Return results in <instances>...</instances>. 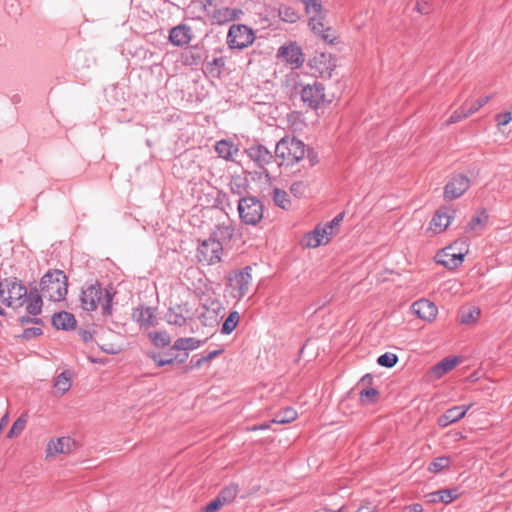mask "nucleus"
<instances>
[{
	"label": "nucleus",
	"mask_w": 512,
	"mask_h": 512,
	"mask_svg": "<svg viewBox=\"0 0 512 512\" xmlns=\"http://www.w3.org/2000/svg\"><path fill=\"white\" fill-rule=\"evenodd\" d=\"M54 387L61 393L67 392L71 387V374L68 371L60 373L55 379Z\"/></svg>",
	"instance_id": "c9c22d12"
},
{
	"label": "nucleus",
	"mask_w": 512,
	"mask_h": 512,
	"mask_svg": "<svg viewBox=\"0 0 512 512\" xmlns=\"http://www.w3.org/2000/svg\"><path fill=\"white\" fill-rule=\"evenodd\" d=\"M52 325L58 330H72L76 326V319L73 314L61 311L57 312L52 317Z\"/></svg>",
	"instance_id": "4be33fe9"
},
{
	"label": "nucleus",
	"mask_w": 512,
	"mask_h": 512,
	"mask_svg": "<svg viewBox=\"0 0 512 512\" xmlns=\"http://www.w3.org/2000/svg\"><path fill=\"white\" fill-rule=\"evenodd\" d=\"M240 315L237 311L231 312L222 324L221 332L223 334H230L237 327Z\"/></svg>",
	"instance_id": "e433bc0d"
},
{
	"label": "nucleus",
	"mask_w": 512,
	"mask_h": 512,
	"mask_svg": "<svg viewBox=\"0 0 512 512\" xmlns=\"http://www.w3.org/2000/svg\"><path fill=\"white\" fill-rule=\"evenodd\" d=\"M75 445L70 437H61L56 441H50L47 445V456H54L60 453H69Z\"/></svg>",
	"instance_id": "aec40b11"
},
{
	"label": "nucleus",
	"mask_w": 512,
	"mask_h": 512,
	"mask_svg": "<svg viewBox=\"0 0 512 512\" xmlns=\"http://www.w3.org/2000/svg\"><path fill=\"white\" fill-rule=\"evenodd\" d=\"M488 222V215L485 210L481 211L480 214L475 215L468 222L465 230L466 232L475 231L478 227H484Z\"/></svg>",
	"instance_id": "4c0bfd02"
},
{
	"label": "nucleus",
	"mask_w": 512,
	"mask_h": 512,
	"mask_svg": "<svg viewBox=\"0 0 512 512\" xmlns=\"http://www.w3.org/2000/svg\"><path fill=\"white\" fill-rule=\"evenodd\" d=\"M451 219H453V215L448 213V209L446 207H441L433 216L430 222V228L435 233L443 232L451 223Z\"/></svg>",
	"instance_id": "6ab92c4d"
},
{
	"label": "nucleus",
	"mask_w": 512,
	"mask_h": 512,
	"mask_svg": "<svg viewBox=\"0 0 512 512\" xmlns=\"http://www.w3.org/2000/svg\"><path fill=\"white\" fill-rule=\"evenodd\" d=\"M223 250L224 248L218 242L209 237L199 240L196 257L203 265H214L221 261Z\"/></svg>",
	"instance_id": "0eeeda50"
},
{
	"label": "nucleus",
	"mask_w": 512,
	"mask_h": 512,
	"mask_svg": "<svg viewBox=\"0 0 512 512\" xmlns=\"http://www.w3.org/2000/svg\"><path fill=\"white\" fill-rule=\"evenodd\" d=\"M238 212L243 223L256 226V197L241 198L238 203Z\"/></svg>",
	"instance_id": "4468645a"
},
{
	"label": "nucleus",
	"mask_w": 512,
	"mask_h": 512,
	"mask_svg": "<svg viewBox=\"0 0 512 512\" xmlns=\"http://www.w3.org/2000/svg\"><path fill=\"white\" fill-rule=\"evenodd\" d=\"M114 292L105 290L104 294L99 283H91L83 287L81 292V304L86 311H93L101 303L102 313L105 316L112 314V300Z\"/></svg>",
	"instance_id": "f257e3e1"
},
{
	"label": "nucleus",
	"mask_w": 512,
	"mask_h": 512,
	"mask_svg": "<svg viewBox=\"0 0 512 512\" xmlns=\"http://www.w3.org/2000/svg\"><path fill=\"white\" fill-rule=\"evenodd\" d=\"M132 317L141 327L148 328L156 324L154 312L150 307L141 306L136 308Z\"/></svg>",
	"instance_id": "412c9836"
},
{
	"label": "nucleus",
	"mask_w": 512,
	"mask_h": 512,
	"mask_svg": "<svg viewBox=\"0 0 512 512\" xmlns=\"http://www.w3.org/2000/svg\"><path fill=\"white\" fill-rule=\"evenodd\" d=\"M28 290L16 278H6L0 281V297L2 302L13 309L22 307L25 303Z\"/></svg>",
	"instance_id": "39448f33"
},
{
	"label": "nucleus",
	"mask_w": 512,
	"mask_h": 512,
	"mask_svg": "<svg viewBox=\"0 0 512 512\" xmlns=\"http://www.w3.org/2000/svg\"><path fill=\"white\" fill-rule=\"evenodd\" d=\"M321 228L326 230V233H325L326 241H325V243H328L330 241L329 236H331L333 234V231L329 229L327 223L324 226H321Z\"/></svg>",
	"instance_id": "338daca9"
},
{
	"label": "nucleus",
	"mask_w": 512,
	"mask_h": 512,
	"mask_svg": "<svg viewBox=\"0 0 512 512\" xmlns=\"http://www.w3.org/2000/svg\"><path fill=\"white\" fill-rule=\"evenodd\" d=\"M223 14L227 18H229L231 20H235V19L239 18L240 14H242V11L240 9H236V8H226L223 11Z\"/></svg>",
	"instance_id": "5fc2aeb1"
},
{
	"label": "nucleus",
	"mask_w": 512,
	"mask_h": 512,
	"mask_svg": "<svg viewBox=\"0 0 512 512\" xmlns=\"http://www.w3.org/2000/svg\"><path fill=\"white\" fill-rule=\"evenodd\" d=\"M275 157L265 146L258 144V178L265 175L268 180L275 177L279 168L282 166L280 162L277 163Z\"/></svg>",
	"instance_id": "9b49d317"
},
{
	"label": "nucleus",
	"mask_w": 512,
	"mask_h": 512,
	"mask_svg": "<svg viewBox=\"0 0 512 512\" xmlns=\"http://www.w3.org/2000/svg\"><path fill=\"white\" fill-rule=\"evenodd\" d=\"M202 325L215 327L218 325V315L214 309L204 308L198 316Z\"/></svg>",
	"instance_id": "72a5a7b5"
},
{
	"label": "nucleus",
	"mask_w": 512,
	"mask_h": 512,
	"mask_svg": "<svg viewBox=\"0 0 512 512\" xmlns=\"http://www.w3.org/2000/svg\"><path fill=\"white\" fill-rule=\"evenodd\" d=\"M166 322L170 325L182 327L186 324L187 318L183 314V308L180 305L170 307L164 316Z\"/></svg>",
	"instance_id": "cd10ccee"
},
{
	"label": "nucleus",
	"mask_w": 512,
	"mask_h": 512,
	"mask_svg": "<svg viewBox=\"0 0 512 512\" xmlns=\"http://www.w3.org/2000/svg\"><path fill=\"white\" fill-rule=\"evenodd\" d=\"M278 14L283 21L288 23H295L299 19V15L296 10L285 5L279 8Z\"/></svg>",
	"instance_id": "a19ab883"
},
{
	"label": "nucleus",
	"mask_w": 512,
	"mask_h": 512,
	"mask_svg": "<svg viewBox=\"0 0 512 512\" xmlns=\"http://www.w3.org/2000/svg\"><path fill=\"white\" fill-rule=\"evenodd\" d=\"M472 404L463 406H454L447 409L444 414L438 417L437 423L440 427L445 428L465 417Z\"/></svg>",
	"instance_id": "2eb2a0df"
},
{
	"label": "nucleus",
	"mask_w": 512,
	"mask_h": 512,
	"mask_svg": "<svg viewBox=\"0 0 512 512\" xmlns=\"http://www.w3.org/2000/svg\"><path fill=\"white\" fill-rule=\"evenodd\" d=\"M272 198L276 206L284 210L289 209L291 202L286 191L279 188H274Z\"/></svg>",
	"instance_id": "f704fd0d"
},
{
	"label": "nucleus",
	"mask_w": 512,
	"mask_h": 512,
	"mask_svg": "<svg viewBox=\"0 0 512 512\" xmlns=\"http://www.w3.org/2000/svg\"><path fill=\"white\" fill-rule=\"evenodd\" d=\"M79 335L82 337V339H83L85 342H89V341H91V340H92V338H93L92 333H91L90 331H88V330H83V329H81V330L79 331Z\"/></svg>",
	"instance_id": "e2e57ef3"
},
{
	"label": "nucleus",
	"mask_w": 512,
	"mask_h": 512,
	"mask_svg": "<svg viewBox=\"0 0 512 512\" xmlns=\"http://www.w3.org/2000/svg\"><path fill=\"white\" fill-rule=\"evenodd\" d=\"M411 308L413 312L423 320L431 321L437 315L436 305L427 299L415 301Z\"/></svg>",
	"instance_id": "f3484780"
},
{
	"label": "nucleus",
	"mask_w": 512,
	"mask_h": 512,
	"mask_svg": "<svg viewBox=\"0 0 512 512\" xmlns=\"http://www.w3.org/2000/svg\"><path fill=\"white\" fill-rule=\"evenodd\" d=\"M42 334V329L39 328V327H32V328H27L23 331V338L24 339H31L33 337H36V336H39Z\"/></svg>",
	"instance_id": "603ef678"
},
{
	"label": "nucleus",
	"mask_w": 512,
	"mask_h": 512,
	"mask_svg": "<svg viewBox=\"0 0 512 512\" xmlns=\"http://www.w3.org/2000/svg\"><path fill=\"white\" fill-rule=\"evenodd\" d=\"M305 156L309 161L310 167L314 166L318 162L317 154L312 148L306 149Z\"/></svg>",
	"instance_id": "4d7b16f0"
},
{
	"label": "nucleus",
	"mask_w": 512,
	"mask_h": 512,
	"mask_svg": "<svg viewBox=\"0 0 512 512\" xmlns=\"http://www.w3.org/2000/svg\"><path fill=\"white\" fill-rule=\"evenodd\" d=\"M305 188L306 186L304 185V183L299 181L291 185L290 191L294 196L301 197L304 193Z\"/></svg>",
	"instance_id": "3c124183"
},
{
	"label": "nucleus",
	"mask_w": 512,
	"mask_h": 512,
	"mask_svg": "<svg viewBox=\"0 0 512 512\" xmlns=\"http://www.w3.org/2000/svg\"><path fill=\"white\" fill-rule=\"evenodd\" d=\"M234 229L230 224H219L211 232L210 238L218 242L222 248L227 244L233 237Z\"/></svg>",
	"instance_id": "5701e85b"
},
{
	"label": "nucleus",
	"mask_w": 512,
	"mask_h": 512,
	"mask_svg": "<svg viewBox=\"0 0 512 512\" xmlns=\"http://www.w3.org/2000/svg\"><path fill=\"white\" fill-rule=\"evenodd\" d=\"M297 418V412L291 407H286L277 412L269 423L258 424V430H267L271 424H287L291 423Z\"/></svg>",
	"instance_id": "a211bd4d"
},
{
	"label": "nucleus",
	"mask_w": 512,
	"mask_h": 512,
	"mask_svg": "<svg viewBox=\"0 0 512 512\" xmlns=\"http://www.w3.org/2000/svg\"><path fill=\"white\" fill-rule=\"evenodd\" d=\"M415 9L422 15H428L432 11L431 4L428 0H418Z\"/></svg>",
	"instance_id": "09e8293b"
},
{
	"label": "nucleus",
	"mask_w": 512,
	"mask_h": 512,
	"mask_svg": "<svg viewBox=\"0 0 512 512\" xmlns=\"http://www.w3.org/2000/svg\"><path fill=\"white\" fill-rule=\"evenodd\" d=\"M480 315L481 311L478 307H463L459 311V321L461 324H472L479 319Z\"/></svg>",
	"instance_id": "c756f323"
},
{
	"label": "nucleus",
	"mask_w": 512,
	"mask_h": 512,
	"mask_svg": "<svg viewBox=\"0 0 512 512\" xmlns=\"http://www.w3.org/2000/svg\"><path fill=\"white\" fill-rule=\"evenodd\" d=\"M26 310L32 316H37L42 311L43 301L37 288L30 289L25 298Z\"/></svg>",
	"instance_id": "b1692460"
},
{
	"label": "nucleus",
	"mask_w": 512,
	"mask_h": 512,
	"mask_svg": "<svg viewBox=\"0 0 512 512\" xmlns=\"http://www.w3.org/2000/svg\"><path fill=\"white\" fill-rule=\"evenodd\" d=\"M67 277L61 270L47 271L40 281L41 293L50 301H61L68 291Z\"/></svg>",
	"instance_id": "f03ea898"
},
{
	"label": "nucleus",
	"mask_w": 512,
	"mask_h": 512,
	"mask_svg": "<svg viewBox=\"0 0 512 512\" xmlns=\"http://www.w3.org/2000/svg\"><path fill=\"white\" fill-rule=\"evenodd\" d=\"M451 464V459L448 456L436 457L428 466V471L431 473H439L443 469L448 468Z\"/></svg>",
	"instance_id": "58836bf2"
},
{
	"label": "nucleus",
	"mask_w": 512,
	"mask_h": 512,
	"mask_svg": "<svg viewBox=\"0 0 512 512\" xmlns=\"http://www.w3.org/2000/svg\"><path fill=\"white\" fill-rule=\"evenodd\" d=\"M224 505L223 501L221 500L220 496L218 495L217 498L212 500L209 504H207L204 508V512H216L218 511L222 506Z\"/></svg>",
	"instance_id": "8fccbe9b"
},
{
	"label": "nucleus",
	"mask_w": 512,
	"mask_h": 512,
	"mask_svg": "<svg viewBox=\"0 0 512 512\" xmlns=\"http://www.w3.org/2000/svg\"><path fill=\"white\" fill-rule=\"evenodd\" d=\"M325 233L326 230L318 224L311 232L305 234L302 245L308 248H317L321 244H326L324 241Z\"/></svg>",
	"instance_id": "393cba45"
},
{
	"label": "nucleus",
	"mask_w": 512,
	"mask_h": 512,
	"mask_svg": "<svg viewBox=\"0 0 512 512\" xmlns=\"http://www.w3.org/2000/svg\"><path fill=\"white\" fill-rule=\"evenodd\" d=\"M203 342L193 337L178 338L171 347V350L189 351L200 347Z\"/></svg>",
	"instance_id": "7c9ffc66"
},
{
	"label": "nucleus",
	"mask_w": 512,
	"mask_h": 512,
	"mask_svg": "<svg viewBox=\"0 0 512 512\" xmlns=\"http://www.w3.org/2000/svg\"><path fill=\"white\" fill-rule=\"evenodd\" d=\"M356 512H377V510L375 506L371 507V502L366 500L360 505Z\"/></svg>",
	"instance_id": "13d9d810"
},
{
	"label": "nucleus",
	"mask_w": 512,
	"mask_h": 512,
	"mask_svg": "<svg viewBox=\"0 0 512 512\" xmlns=\"http://www.w3.org/2000/svg\"><path fill=\"white\" fill-rule=\"evenodd\" d=\"M173 351L174 350L170 349L163 356L160 353L152 352L149 354V356L151 359H153L157 366L162 367L174 363Z\"/></svg>",
	"instance_id": "ea45409f"
},
{
	"label": "nucleus",
	"mask_w": 512,
	"mask_h": 512,
	"mask_svg": "<svg viewBox=\"0 0 512 512\" xmlns=\"http://www.w3.org/2000/svg\"><path fill=\"white\" fill-rule=\"evenodd\" d=\"M373 377L371 374L364 375L359 382L363 387H372Z\"/></svg>",
	"instance_id": "052dcab7"
},
{
	"label": "nucleus",
	"mask_w": 512,
	"mask_h": 512,
	"mask_svg": "<svg viewBox=\"0 0 512 512\" xmlns=\"http://www.w3.org/2000/svg\"><path fill=\"white\" fill-rule=\"evenodd\" d=\"M468 252L466 241H456L454 244L443 249L442 254L438 255L437 263L448 269L459 267Z\"/></svg>",
	"instance_id": "423d86ee"
},
{
	"label": "nucleus",
	"mask_w": 512,
	"mask_h": 512,
	"mask_svg": "<svg viewBox=\"0 0 512 512\" xmlns=\"http://www.w3.org/2000/svg\"><path fill=\"white\" fill-rule=\"evenodd\" d=\"M188 358V353L184 351L182 354L173 356L174 362L184 363Z\"/></svg>",
	"instance_id": "0e129e2a"
},
{
	"label": "nucleus",
	"mask_w": 512,
	"mask_h": 512,
	"mask_svg": "<svg viewBox=\"0 0 512 512\" xmlns=\"http://www.w3.org/2000/svg\"><path fill=\"white\" fill-rule=\"evenodd\" d=\"M325 87L321 82L314 81L313 84H307L301 89V100L311 108L318 109L325 101Z\"/></svg>",
	"instance_id": "1a4fd4ad"
},
{
	"label": "nucleus",
	"mask_w": 512,
	"mask_h": 512,
	"mask_svg": "<svg viewBox=\"0 0 512 512\" xmlns=\"http://www.w3.org/2000/svg\"><path fill=\"white\" fill-rule=\"evenodd\" d=\"M27 423V419L25 415L20 416L18 419L15 420L12 427L10 428L8 432V437L12 438L14 436L19 435L25 428Z\"/></svg>",
	"instance_id": "a18cd8bd"
},
{
	"label": "nucleus",
	"mask_w": 512,
	"mask_h": 512,
	"mask_svg": "<svg viewBox=\"0 0 512 512\" xmlns=\"http://www.w3.org/2000/svg\"><path fill=\"white\" fill-rule=\"evenodd\" d=\"M254 41L253 30L246 25H232L227 35V43L231 48L242 49Z\"/></svg>",
	"instance_id": "9d476101"
},
{
	"label": "nucleus",
	"mask_w": 512,
	"mask_h": 512,
	"mask_svg": "<svg viewBox=\"0 0 512 512\" xmlns=\"http://www.w3.org/2000/svg\"><path fill=\"white\" fill-rule=\"evenodd\" d=\"M345 213L341 212L336 215L330 222L327 223L330 230L334 232V229L337 228L344 218Z\"/></svg>",
	"instance_id": "6e6d98bb"
},
{
	"label": "nucleus",
	"mask_w": 512,
	"mask_h": 512,
	"mask_svg": "<svg viewBox=\"0 0 512 512\" xmlns=\"http://www.w3.org/2000/svg\"><path fill=\"white\" fill-rule=\"evenodd\" d=\"M205 363H208L207 359H206V356H202L201 358H199L195 364L193 365L194 367H200L202 366L203 364Z\"/></svg>",
	"instance_id": "774afa93"
},
{
	"label": "nucleus",
	"mask_w": 512,
	"mask_h": 512,
	"mask_svg": "<svg viewBox=\"0 0 512 512\" xmlns=\"http://www.w3.org/2000/svg\"><path fill=\"white\" fill-rule=\"evenodd\" d=\"M470 186V179L463 174L454 175L444 187V199L451 201L462 196Z\"/></svg>",
	"instance_id": "f8f14e48"
},
{
	"label": "nucleus",
	"mask_w": 512,
	"mask_h": 512,
	"mask_svg": "<svg viewBox=\"0 0 512 512\" xmlns=\"http://www.w3.org/2000/svg\"><path fill=\"white\" fill-rule=\"evenodd\" d=\"M490 99V96H485L476 99L471 103L470 106L467 105L468 113L473 114L474 112L478 111L481 107H483Z\"/></svg>",
	"instance_id": "49530a36"
},
{
	"label": "nucleus",
	"mask_w": 512,
	"mask_h": 512,
	"mask_svg": "<svg viewBox=\"0 0 512 512\" xmlns=\"http://www.w3.org/2000/svg\"><path fill=\"white\" fill-rule=\"evenodd\" d=\"M512 120L511 112H505L497 115L498 126H505Z\"/></svg>",
	"instance_id": "864d4df0"
},
{
	"label": "nucleus",
	"mask_w": 512,
	"mask_h": 512,
	"mask_svg": "<svg viewBox=\"0 0 512 512\" xmlns=\"http://www.w3.org/2000/svg\"><path fill=\"white\" fill-rule=\"evenodd\" d=\"M459 361V357L456 356L446 357L433 366L432 373L435 377L440 378L451 371L459 363Z\"/></svg>",
	"instance_id": "bb28decb"
},
{
	"label": "nucleus",
	"mask_w": 512,
	"mask_h": 512,
	"mask_svg": "<svg viewBox=\"0 0 512 512\" xmlns=\"http://www.w3.org/2000/svg\"><path fill=\"white\" fill-rule=\"evenodd\" d=\"M277 57L281 59V61L290 64L293 68H299L304 63L302 50L294 42L281 46L278 49Z\"/></svg>",
	"instance_id": "ddd939ff"
},
{
	"label": "nucleus",
	"mask_w": 512,
	"mask_h": 512,
	"mask_svg": "<svg viewBox=\"0 0 512 512\" xmlns=\"http://www.w3.org/2000/svg\"><path fill=\"white\" fill-rule=\"evenodd\" d=\"M304 6L307 14L313 13V16L309 19V26L311 30L321 36V38L328 43L333 44L335 37L331 38V35L327 32L331 30L330 27H326L324 20L326 17V11L323 10L321 0H300Z\"/></svg>",
	"instance_id": "20e7f679"
},
{
	"label": "nucleus",
	"mask_w": 512,
	"mask_h": 512,
	"mask_svg": "<svg viewBox=\"0 0 512 512\" xmlns=\"http://www.w3.org/2000/svg\"><path fill=\"white\" fill-rule=\"evenodd\" d=\"M305 153V144L296 137L282 138L275 147V156L282 166H293L304 159Z\"/></svg>",
	"instance_id": "7ed1b4c3"
},
{
	"label": "nucleus",
	"mask_w": 512,
	"mask_h": 512,
	"mask_svg": "<svg viewBox=\"0 0 512 512\" xmlns=\"http://www.w3.org/2000/svg\"><path fill=\"white\" fill-rule=\"evenodd\" d=\"M398 362V356L394 353L386 352L382 355H380L377 359V364L386 367V368H392L394 367Z\"/></svg>",
	"instance_id": "79ce46f5"
},
{
	"label": "nucleus",
	"mask_w": 512,
	"mask_h": 512,
	"mask_svg": "<svg viewBox=\"0 0 512 512\" xmlns=\"http://www.w3.org/2000/svg\"><path fill=\"white\" fill-rule=\"evenodd\" d=\"M237 490L235 487H228L223 489L219 496L224 504L229 503L235 496H236Z\"/></svg>",
	"instance_id": "de8ad7c7"
},
{
	"label": "nucleus",
	"mask_w": 512,
	"mask_h": 512,
	"mask_svg": "<svg viewBox=\"0 0 512 512\" xmlns=\"http://www.w3.org/2000/svg\"><path fill=\"white\" fill-rule=\"evenodd\" d=\"M222 352V350H214V351H211L209 352L206 356V359L207 361H211L212 359H214L216 356H218L220 353Z\"/></svg>",
	"instance_id": "69168bd1"
},
{
	"label": "nucleus",
	"mask_w": 512,
	"mask_h": 512,
	"mask_svg": "<svg viewBox=\"0 0 512 512\" xmlns=\"http://www.w3.org/2000/svg\"><path fill=\"white\" fill-rule=\"evenodd\" d=\"M471 114L468 113L467 104L461 106L459 109L455 110L452 115L449 117V119L446 121V124H454L457 123Z\"/></svg>",
	"instance_id": "c03bdc74"
},
{
	"label": "nucleus",
	"mask_w": 512,
	"mask_h": 512,
	"mask_svg": "<svg viewBox=\"0 0 512 512\" xmlns=\"http://www.w3.org/2000/svg\"><path fill=\"white\" fill-rule=\"evenodd\" d=\"M427 501L430 503H451L457 498L456 489H441L426 495Z\"/></svg>",
	"instance_id": "a878e982"
},
{
	"label": "nucleus",
	"mask_w": 512,
	"mask_h": 512,
	"mask_svg": "<svg viewBox=\"0 0 512 512\" xmlns=\"http://www.w3.org/2000/svg\"><path fill=\"white\" fill-rule=\"evenodd\" d=\"M405 512H423V506L420 503H413L404 507Z\"/></svg>",
	"instance_id": "bf43d9fd"
},
{
	"label": "nucleus",
	"mask_w": 512,
	"mask_h": 512,
	"mask_svg": "<svg viewBox=\"0 0 512 512\" xmlns=\"http://www.w3.org/2000/svg\"><path fill=\"white\" fill-rule=\"evenodd\" d=\"M252 268L246 266L241 271L231 274L228 278V285L234 298L245 296L252 281Z\"/></svg>",
	"instance_id": "6e6552de"
},
{
	"label": "nucleus",
	"mask_w": 512,
	"mask_h": 512,
	"mask_svg": "<svg viewBox=\"0 0 512 512\" xmlns=\"http://www.w3.org/2000/svg\"><path fill=\"white\" fill-rule=\"evenodd\" d=\"M215 151L219 157L225 160H232L234 154L238 152L237 147L230 141L220 140L215 145Z\"/></svg>",
	"instance_id": "c85d7f7f"
},
{
	"label": "nucleus",
	"mask_w": 512,
	"mask_h": 512,
	"mask_svg": "<svg viewBox=\"0 0 512 512\" xmlns=\"http://www.w3.org/2000/svg\"><path fill=\"white\" fill-rule=\"evenodd\" d=\"M225 64L224 58H214L211 62L206 65V71L214 77H219L221 73V67Z\"/></svg>",
	"instance_id": "37998d69"
},
{
	"label": "nucleus",
	"mask_w": 512,
	"mask_h": 512,
	"mask_svg": "<svg viewBox=\"0 0 512 512\" xmlns=\"http://www.w3.org/2000/svg\"><path fill=\"white\" fill-rule=\"evenodd\" d=\"M192 39V30L186 24H179L173 27L169 32V41L177 47H183L190 43Z\"/></svg>",
	"instance_id": "dca6fc26"
},
{
	"label": "nucleus",
	"mask_w": 512,
	"mask_h": 512,
	"mask_svg": "<svg viewBox=\"0 0 512 512\" xmlns=\"http://www.w3.org/2000/svg\"><path fill=\"white\" fill-rule=\"evenodd\" d=\"M20 321L22 324H29V323H33V324H41L42 323V320L40 318H31L29 316H22L20 318Z\"/></svg>",
	"instance_id": "680f3d73"
},
{
	"label": "nucleus",
	"mask_w": 512,
	"mask_h": 512,
	"mask_svg": "<svg viewBox=\"0 0 512 512\" xmlns=\"http://www.w3.org/2000/svg\"><path fill=\"white\" fill-rule=\"evenodd\" d=\"M148 336L152 344L158 348L167 347L171 343V337L166 331H153Z\"/></svg>",
	"instance_id": "473e14b6"
},
{
	"label": "nucleus",
	"mask_w": 512,
	"mask_h": 512,
	"mask_svg": "<svg viewBox=\"0 0 512 512\" xmlns=\"http://www.w3.org/2000/svg\"><path fill=\"white\" fill-rule=\"evenodd\" d=\"M379 398V391L373 387H363L359 393V400L363 405L375 404Z\"/></svg>",
	"instance_id": "2f4dec72"
}]
</instances>
